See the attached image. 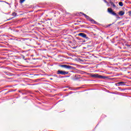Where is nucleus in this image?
Wrapping results in <instances>:
<instances>
[{
  "label": "nucleus",
  "mask_w": 131,
  "mask_h": 131,
  "mask_svg": "<svg viewBox=\"0 0 131 131\" xmlns=\"http://www.w3.org/2000/svg\"><path fill=\"white\" fill-rule=\"evenodd\" d=\"M59 67L64 68L65 69H69V70H74V67L67 64H60Z\"/></svg>",
  "instance_id": "1"
},
{
  "label": "nucleus",
  "mask_w": 131,
  "mask_h": 131,
  "mask_svg": "<svg viewBox=\"0 0 131 131\" xmlns=\"http://www.w3.org/2000/svg\"><path fill=\"white\" fill-rule=\"evenodd\" d=\"M107 12L109 13V14H111V15H113V16H116L117 18H120L118 16V15H117V13H115V12L113 11V10H112V8H108L107 9Z\"/></svg>",
  "instance_id": "2"
},
{
  "label": "nucleus",
  "mask_w": 131,
  "mask_h": 131,
  "mask_svg": "<svg viewBox=\"0 0 131 131\" xmlns=\"http://www.w3.org/2000/svg\"><path fill=\"white\" fill-rule=\"evenodd\" d=\"M91 77H94V78H102L103 79L107 78L106 76L99 75L98 74H92Z\"/></svg>",
  "instance_id": "3"
},
{
  "label": "nucleus",
  "mask_w": 131,
  "mask_h": 131,
  "mask_svg": "<svg viewBox=\"0 0 131 131\" xmlns=\"http://www.w3.org/2000/svg\"><path fill=\"white\" fill-rule=\"evenodd\" d=\"M69 73V72H66L65 71H61V70H58L57 74L61 75H66V74H68Z\"/></svg>",
  "instance_id": "4"
},
{
  "label": "nucleus",
  "mask_w": 131,
  "mask_h": 131,
  "mask_svg": "<svg viewBox=\"0 0 131 131\" xmlns=\"http://www.w3.org/2000/svg\"><path fill=\"white\" fill-rule=\"evenodd\" d=\"M78 36H81V37H83V38H85L86 39H90L89 37L86 36V34H84V33H79L78 34Z\"/></svg>",
  "instance_id": "5"
},
{
  "label": "nucleus",
  "mask_w": 131,
  "mask_h": 131,
  "mask_svg": "<svg viewBox=\"0 0 131 131\" xmlns=\"http://www.w3.org/2000/svg\"><path fill=\"white\" fill-rule=\"evenodd\" d=\"M82 15H83V16H84L85 18H86V19H87V20H89V21H90V19H91V17H90V16H89L88 15H87L86 14H85L84 13H82Z\"/></svg>",
  "instance_id": "6"
},
{
  "label": "nucleus",
  "mask_w": 131,
  "mask_h": 131,
  "mask_svg": "<svg viewBox=\"0 0 131 131\" xmlns=\"http://www.w3.org/2000/svg\"><path fill=\"white\" fill-rule=\"evenodd\" d=\"M124 11H121L119 12L118 14L120 16H123V15H124Z\"/></svg>",
  "instance_id": "7"
},
{
  "label": "nucleus",
  "mask_w": 131,
  "mask_h": 131,
  "mask_svg": "<svg viewBox=\"0 0 131 131\" xmlns=\"http://www.w3.org/2000/svg\"><path fill=\"white\" fill-rule=\"evenodd\" d=\"M110 4L113 6V8H116V5L112 1H110Z\"/></svg>",
  "instance_id": "8"
},
{
  "label": "nucleus",
  "mask_w": 131,
  "mask_h": 131,
  "mask_svg": "<svg viewBox=\"0 0 131 131\" xmlns=\"http://www.w3.org/2000/svg\"><path fill=\"white\" fill-rule=\"evenodd\" d=\"M89 21H91V23H93L94 24H96V21H95V20H94L93 18H90Z\"/></svg>",
  "instance_id": "9"
},
{
  "label": "nucleus",
  "mask_w": 131,
  "mask_h": 131,
  "mask_svg": "<svg viewBox=\"0 0 131 131\" xmlns=\"http://www.w3.org/2000/svg\"><path fill=\"white\" fill-rule=\"evenodd\" d=\"M119 5L120 6V7H123V3H122V2H120L119 3Z\"/></svg>",
  "instance_id": "10"
},
{
  "label": "nucleus",
  "mask_w": 131,
  "mask_h": 131,
  "mask_svg": "<svg viewBox=\"0 0 131 131\" xmlns=\"http://www.w3.org/2000/svg\"><path fill=\"white\" fill-rule=\"evenodd\" d=\"M12 16H14V17H16L17 16V13L16 12H14L12 13Z\"/></svg>",
  "instance_id": "11"
},
{
  "label": "nucleus",
  "mask_w": 131,
  "mask_h": 131,
  "mask_svg": "<svg viewBox=\"0 0 131 131\" xmlns=\"http://www.w3.org/2000/svg\"><path fill=\"white\" fill-rule=\"evenodd\" d=\"M104 1V2L105 3V4H107V6L109 7V3H108V2H107L106 0H103Z\"/></svg>",
  "instance_id": "12"
},
{
  "label": "nucleus",
  "mask_w": 131,
  "mask_h": 131,
  "mask_svg": "<svg viewBox=\"0 0 131 131\" xmlns=\"http://www.w3.org/2000/svg\"><path fill=\"white\" fill-rule=\"evenodd\" d=\"M124 83L123 82H120L118 83V84H119V85H122V84Z\"/></svg>",
  "instance_id": "13"
},
{
  "label": "nucleus",
  "mask_w": 131,
  "mask_h": 131,
  "mask_svg": "<svg viewBox=\"0 0 131 131\" xmlns=\"http://www.w3.org/2000/svg\"><path fill=\"white\" fill-rule=\"evenodd\" d=\"M25 0H19L20 4H23L24 3Z\"/></svg>",
  "instance_id": "14"
},
{
  "label": "nucleus",
  "mask_w": 131,
  "mask_h": 131,
  "mask_svg": "<svg viewBox=\"0 0 131 131\" xmlns=\"http://www.w3.org/2000/svg\"><path fill=\"white\" fill-rule=\"evenodd\" d=\"M129 15L131 16V11H128Z\"/></svg>",
  "instance_id": "15"
},
{
  "label": "nucleus",
  "mask_w": 131,
  "mask_h": 131,
  "mask_svg": "<svg viewBox=\"0 0 131 131\" xmlns=\"http://www.w3.org/2000/svg\"><path fill=\"white\" fill-rule=\"evenodd\" d=\"M111 25H112V24H109V25H108V27H109L111 26Z\"/></svg>",
  "instance_id": "16"
},
{
  "label": "nucleus",
  "mask_w": 131,
  "mask_h": 131,
  "mask_svg": "<svg viewBox=\"0 0 131 131\" xmlns=\"http://www.w3.org/2000/svg\"><path fill=\"white\" fill-rule=\"evenodd\" d=\"M12 18H9V19H8V20H12Z\"/></svg>",
  "instance_id": "17"
},
{
  "label": "nucleus",
  "mask_w": 131,
  "mask_h": 131,
  "mask_svg": "<svg viewBox=\"0 0 131 131\" xmlns=\"http://www.w3.org/2000/svg\"><path fill=\"white\" fill-rule=\"evenodd\" d=\"M50 79H51V80H52V79H53V78H51Z\"/></svg>",
  "instance_id": "18"
}]
</instances>
